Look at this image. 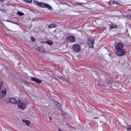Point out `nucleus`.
<instances>
[{
	"instance_id": "f257e3e1",
	"label": "nucleus",
	"mask_w": 131,
	"mask_h": 131,
	"mask_svg": "<svg viewBox=\"0 0 131 131\" xmlns=\"http://www.w3.org/2000/svg\"><path fill=\"white\" fill-rule=\"evenodd\" d=\"M126 52L125 49H122L117 50L115 52V54L116 55L121 57L125 55Z\"/></svg>"
},
{
	"instance_id": "f03ea898",
	"label": "nucleus",
	"mask_w": 131,
	"mask_h": 131,
	"mask_svg": "<svg viewBox=\"0 0 131 131\" xmlns=\"http://www.w3.org/2000/svg\"><path fill=\"white\" fill-rule=\"evenodd\" d=\"M17 106L19 109L23 110L25 108L26 106L24 103L21 102L20 100H19L17 102Z\"/></svg>"
},
{
	"instance_id": "7ed1b4c3",
	"label": "nucleus",
	"mask_w": 131,
	"mask_h": 131,
	"mask_svg": "<svg viewBox=\"0 0 131 131\" xmlns=\"http://www.w3.org/2000/svg\"><path fill=\"white\" fill-rule=\"evenodd\" d=\"M72 48L74 50L77 52H79L81 49V48L78 44H75L73 45Z\"/></svg>"
},
{
	"instance_id": "20e7f679",
	"label": "nucleus",
	"mask_w": 131,
	"mask_h": 131,
	"mask_svg": "<svg viewBox=\"0 0 131 131\" xmlns=\"http://www.w3.org/2000/svg\"><path fill=\"white\" fill-rule=\"evenodd\" d=\"M94 40L92 38L89 39L87 42V43L89 45L90 48H92L93 47Z\"/></svg>"
},
{
	"instance_id": "39448f33",
	"label": "nucleus",
	"mask_w": 131,
	"mask_h": 131,
	"mask_svg": "<svg viewBox=\"0 0 131 131\" xmlns=\"http://www.w3.org/2000/svg\"><path fill=\"white\" fill-rule=\"evenodd\" d=\"M124 47V45L121 43H118L117 44L116 46L115 47V48L117 50L123 49L122 48Z\"/></svg>"
},
{
	"instance_id": "423d86ee",
	"label": "nucleus",
	"mask_w": 131,
	"mask_h": 131,
	"mask_svg": "<svg viewBox=\"0 0 131 131\" xmlns=\"http://www.w3.org/2000/svg\"><path fill=\"white\" fill-rule=\"evenodd\" d=\"M34 4L36 5L39 6L42 8H44L45 7V4L43 3H39L37 1H35L34 2Z\"/></svg>"
},
{
	"instance_id": "0eeeda50",
	"label": "nucleus",
	"mask_w": 131,
	"mask_h": 131,
	"mask_svg": "<svg viewBox=\"0 0 131 131\" xmlns=\"http://www.w3.org/2000/svg\"><path fill=\"white\" fill-rule=\"evenodd\" d=\"M67 39L69 40V41L71 42H74L75 40V37L73 36H70L67 38Z\"/></svg>"
},
{
	"instance_id": "6e6552de",
	"label": "nucleus",
	"mask_w": 131,
	"mask_h": 131,
	"mask_svg": "<svg viewBox=\"0 0 131 131\" xmlns=\"http://www.w3.org/2000/svg\"><path fill=\"white\" fill-rule=\"evenodd\" d=\"M31 79L32 81L37 82L38 83H40L42 82L41 80L34 77H32L31 78Z\"/></svg>"
},
{
	"instance_id": "1a4fd4ad",
	"label": "nucleus",
	"mask_w": 131,
	"mask_h": 131,
	"mask_svg": "<svg viewBox=\"0 0 131 131\" xmlns=\"http://www.w3.org/2000/svg\"><path fill=\"white\" fill-rule=\"evenodd\" d=\"M9 101L12 104H16L17 101L15 98H10L9 99Z\"/></svg>"
},
{
	"instance_id": "9d476101",
	"label": "nucleus",
	"mask_w": 131,
	"mask_h": 131,
	"mask_svg": "<svg viewBox=\"0 0 131 131\" xmlns=\"http://www.w3.org/2000/svg\"><path fill=\"white\" fill-rule=\"evenodd\" d=\"M6 90L4 89L2 90L0 93L1 98H3L5 95L6 93Z\"/></svg>"
},
{
	"instance_id": "9b49d317",
	"label": "nucleus",
	"mask_w": 131,
	"mask_h": 131,
	"mask_svg": "<svg viewBox=\"0 0 131 131\" xmlns=\"http://www.w3.org/2000/svg\"><path fill=\"white\" fill-rule=\"evenodd\" d=\"M22 121L23 123H25L27 125H28L30 123V122L28 120L23 119L22 120Z\"/></svg>"
},
{
	"instance_id": "f8f14e48",
	"label": "nucleus",
	"mask_w": 131,
	"mask_h": 131,
	"mask_svg": "<svg viewBox=\"0 0 131 131\" xmlns=\"http://www.w3.org/2000/svg\"><path fill=\"white\" fill-rule=\"evenodd\" d=\"M45 7H47L48 9H50V10L52 9V8L51 7V6H50L48 4H45Z\"/></svg>"
},
{
	"instance_id": "ddd939ff",
	"label": "nucleus",
	"mask_w": 131,
	"mask_h": 131,
	"mask_svg": "<svg viewBox=\"0 0 131 131\" xmlns=\"http://www.w3.org/2000/svg\"><path fill=\"white\" fill-rule=\"evenodd\" d=\"M57 26V25L55 24H51L50 25H49L48 27L50 28H52L56 27Z\"/></svg>"
},
{
	"instance_id": "4468645a",
	"label": "nucleus",
	"mask_w": 131,
	"mask_h": 131,
	"mask_svg": "<svg viewBox=\"0 0 131 131\" xmlns=\"http://www.w3.org/2000/svg\"><path fill=\"white\" fill-rule=\"evenodd\" d=\"M17 14L19 16H22L24 15V13L22 12L18 11Z\"/></svg>"
},
{
	"instance_id": "2eb2a0df",
	"label": "nucleus",
	"mask_w": 131,
	"mask_h": 131,
	"mask_svg": "<svg viewBox=\"0 0 131 131\" xmlns=\"http://www.w3.org/2000/svg\"><path fill=\"white\" fill-rule=\"evenodd\" d=\"M39 51L41 52H42L45 51V50L43 48H39L38 50Z\"/></svg>"
},
{
	"instance_id": "dca6fc26",
	"label": "nucleus",
	"mask_w": 131,
	"mask_h": 131,
	"mask_svg": "<svg viewBox=\"0 0 131 131\" xmlns=\"http://www.w3.org/2000/svg\"><path fill=\"white\" fill-rule=\"evenodd\" d=\"M47 43L50 45H52L53 44V43L51 41L48 40L47 41Z\"/></svg>"
},
{
	"instance_id": "f3484780",
	"label": "nucleus",
	"mask_w": 131,
	"mask_h": 131,
	"mask_svg": "<svg viewBox=\"0 0 131 131\" xmlns=\"http://www.w3.org/2000/svg\"><path fill=\"white\" fill-rule=\"evenodd\" d=\"M25 2L27 3H30L31 2L32 0H24Z\"/></svg>"
},
{
	"instance_id": "a211bd4d",
	"label": "nucleus",
	"mask_w": 131,
	"mask_h": 131,
	"mask_svg": "<svg viewBox=\"0 0 131 131\" xmlns=\"http://www.w3.org/2000/svg\"><path fill=\"white\" fill-rule=\"evenodd\" d=\"M114 1H110L108 2V3L109 4L111 5L114 3Z\"/></svg>"
},
{
	"instance_id": "6ab92c4d",
	"label": "nucleus",
	"mask_w": 131,
	"mask_h": 131,
	"mask_svg": "<svg viewBox=\"0 0 131 131\" xmlns=\"http://www.w3.org/2000/svg\"><path fill=\"white\" fill-rule=\"evenodd\" d=\"M31 40L33 42L35 41V39L34 37H31Z\"/></svg>"
},
{
	"instance_id": "aec40b11",
	"label": "nucleus",
	"mask_w": 131,
	"mask_h": 131,
	"mask_svg": "<svg viewBox=\"0 0 131 131\" xmlns=\"http://www.w3.org/2000/svg\"><path fill=\"white\" fill-rule=\"evenodd\" d=\"M115 27H114V26H113V25H111L110 28V29H112L114 28H115Z\"/></svg>"
},
{
	"instance_id": "412c9836",
	"label": "nucleus",
	"mask_w": 131,
	"mask_h": 131,
	"mask_svg": "<svg viewBox=\"0 0 131 131\" xmlns=\"http://www.w3.org/2000/svg\"><path fill=\"white\" fill-rule=\"evenodd\" d=\"M114 1V3H115V4H119L118 3V2L116 0Z\"/></svg>"
},
{
	"instance_id": "4be33fe9",
	"label": "nucleus",
	"mask_w": 131,
	"mask_h": 131,
	"mask_svg": "<svg viewBox=\"0 0 131 131\" xmlns=\"http://www.w3.org/2000/svg\"><path fill=\"white\" fill-rule=\"evenodd\" d=\"M57 107H59L60 106V104L59 103H58L57 104Z\"/></svg>"
},
{
	"instance_id": "5701e85b",
	"label": "nucleus",
	"mask_w": 131,
	"mask_h": 131,
	"mask_svg": "<svg viewBox=\"0 0 131 131\" xmlns=\"http://www.w3.org/2000/svg\"><path fill=\"white\" fill-rule=\"evenodd\" d=\"M128 18L130 19H131V15H129Z\"/></svg>"
},
{
	"instance_id": "b1692460",
	"label": "nucleus",
	"mask_w": 131,
	"mask_h": 131,
	"mask_svg": "<svg viewBox=\"0 0 131 131\" xmlns=\"http://www.w3.org/2000/svg\"><path fill=\"white\" fill-rule=\"evenodd\" d=\"M99 117H95L94 118V119H99Z\"/></svg>"
},
{
	"instance_id": "393cba45",
	"label": "nucleus",
	"mask_w": 131,
	"mask_h": 131,
	"mask_svg": "<svg viewBox=\"0 0 131 131\" xmlns=\"http://www.w3.org/2000/svg\"><path fill=\"white\" fill-rule=\"evenodd\" d=\"M12 23H14L16 25H18V24L17 23H14L13 22H12Z\"/></svg>"
},
{
	"instance_id": "a878e982",
	"label": "nucleus",
	"mask_w": 131,
	"mask_h": 131,
	"mask_svg": "<svg viewBox=\"0 0 131 131\" xmlns=\"http://www.w3.org/2000/svg\"><path fill=\"white\" fill-rule=\"evenodd\" d=\"M128 131H131V129L130 128L128 129Z\"/></svg>"
},
{
	"instance_id": "bb28decb",
	"label": "nucleus",
	"mask_w": 131,
	"mask_h": 131,
	"mask_svg": "<svg viewBox=\"0 0 131 131\" xmlns=\"http://www.w3.org/2000/svg\"><path fill=\"white\" fill-rule=\"evenodd\" d=\"M49 119L50 121H51V119H52L51 118V117H50L49 118Z\"/></svg>"
},
{
	"instance_id": "cd10ccee",
	"label": "nucleus",
	"mask_w": 131,
	"mask_h": 131,
	"mask_svg": "<svg viewBox=\"0 0 131 131\" xmlns=\"http://www.w3.org/2000/svg\"><path fill=\"white\" fill-rule=\"evenodd\" d=\"M6 21H8V22H12L11 21H9V20H6Z\"/></svg>"
},
{
	"instance_id": "c85d7f7f",
	"label": "nucleus",
	"mask_w": 131,
	"mask_h": 131,
	"mask_svg": "<svg viewBox=\"0 0 131 131\" xmlns=\"http://www.w3.org/2000/svg\"><path fill=\"white\" fill-rule=\"evenodd\" d=\"M62 4H65L68 5L67 3H62Z\"/></svg>"
},
{
	"instance_id": "c756f323",
	"label": "nucleus",
	"mask_w": 131,
	"mask_h": 131,
	"mask_svg": "<svg viewBox=\"0 0 131 131\" xmlns=\"http://www.w3.org/2000/svg\"><path fill=\"white\" fill-rule=\"evenodd\" d=\"M59 131H62L60 129H59Z\"/></svg>"
},
{
	"instance_id": "7c9ffc66",
	"label": "nucleus",
	"mask_w": 131,
	"mask_h": 131,
	"mask_svg": "<svg viewBox=\"0 0 131 131\" xmlns=\"http://www.w3.org/2000/svg\"><path fill=\"white\" fill-rule=\"evenodd\" d=\"M24 83L25 84H27V82L26 81H25V82H24Z\"/></svg>"
},
{
	"instance_id": "2f4dec72",
	"label": "nucleus",
	"mask_w": 131,
	"mask_h": 131,
	"mask_svg": "<svg viewBox=\"0 0 131 131\" xmlns=\"http://www.w3.org/2000/svg\"><path fill=\"white\" fill-rule=\"evenodd\" d=\"M116 26H117L115 25V26H114V27H115V28H116L117 27Z\"/></svg>"
},
{
	"instance_id": "473e14b6",
	"label": "nucleus",
	"mask_w": 131,
	"mask_h": 131,
	"mask_svg": "<svg viewBox=\"0 0 131 131\" xmlns=\"http://www.w3.org/2000/svg\"><path fill=\"white\" fill-rule=\"evenodd\" d=\"M0 10H3V11H4V9H3V10H2V9H0Z\"/></svg>"
}]
</instances>
